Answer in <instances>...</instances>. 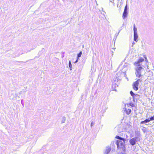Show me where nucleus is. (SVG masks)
<instances>
[{"mask_svg": "<svg viewBox=\"0 0 154 154\" xmlns=\"http://www.w3.org/2000/svg\"><path fill=\"white\" fill-rule=\"evenodd\" d=\"M94 123H95L94 122H93V121L91 122V128H92V127L94 125Z\"/></svg>", "mask_w": 154, "mask_h": 154, "instance_id": "18", "label": "nucleus"}, {"mask_svg": "<svg viewBox=\"0 0 154 154\" xmlns=\"http://www.w3.org/2000/svg\"><path fill=\"white\" fill-rule=\"evenodd\" d=\"M63 57H64V55H62V58Z\"/></svg>", "mask_w": 154, "mask_h": 154, "instance_id": "26", "label": "nucleus"}, {"mask_svg": "<svg viewBox=\"0 0 154 154\" xmlns=\"http://www.w3.org/2000/svg\"><path fill=\"white\" fill-rule=\"evenodd\" d=\"M144 57L146 59V60H147V58L146 57Z\"/></svg>", "mask_w": 154, "mask_h": 154, "instance_id": "27", "label": "nucleus"}, {"mask_svg": "<svg viewBox=\"0 0 154 154\" xmlns=\"http://www.w3.org/2000/svg\"><path fill=\"white\" fill-rule=\"evenodd\" d=\"M137 66V67H136L135 69V74L137 77L140 78L145 74V69L140 66Z\"/></svg>", "mask_w": 154, "mask_h": 154, "instance_id": "1", "label": "nucleus"}, {"mask_svg": "<svg viewBox=\"0 0 154 154\" xmlns=\"http://www.w3.org/2000/svg\"><path fill=\"white\" fill-rule=\"evenodd\" d=\"M132 44H133V45H134L135 44V43L133 42Z\"/></svg>", "mask_w": 154, "mask_h": 154, "instance_id": "24", "label": "nucleus"}, {"mask_svg": "<svg viewBox=\"0 0 154 154\" xmlns=\"http://www.w3.org/2000/svg\"><path fill=\"white\" fill-rule=\"evenodd\" d=\"M134 40L136 42H137V39L138 38V35L137 34V29L135 27V24H134Z\"/></svg>", "mask_w": 154, "mask_h": 154, "instance_id": "5", "label": "nucleus"}, {"mask_svg": "<svg viewBox=\"0 0 154 154\" xmlns=\"http://www.w3.org/2000/svg\"><path fill=\"white\" fill-rule=\"evenodd\" d=\"M115 138L118 139L117 141H119V140H124L125 139L124 138L122 137L119 136H116L115 137Z\"/></svg>", "mask_w": 154, "mask_h": 154, "instance_id": "12", "label": "nucleus"}, {"mask_svg": "<svg viewBox=\"0 0 154 154\" xmlns=\"http://www.w3.org/2000/svg\"><path fill=\"white\" fill-rule=\"evenodd\" d=\"M111 150L110 148L106 147L104 154H108Z\"/></svg>", "mask_w": 154, "mask_h": 154, "instance_id": "11", "label": "nucleus"}, {"mask_svg": "<svg viewBox=\"0 0 154 154\" xmlns=\"http://www.w3.org/2000/svg\"><path fill=\"white\" fill-rule=\"evenodd\" d=\"M23 53H21L20 54H19V55L17 56L18 57L20 55H21L22 54H23Z\"/></svg>", "mask_w": 154, "mask_h": 154, "instance_id": "23", "label": "nucleus"}, {"mask_svg": "<svg viewBox=\"0 0 154 154\" xmlns=\"http://www.w3.org/2000/svg\"><path fill=\"white\" fill-rule=\"evenodd\" d=\"M126 140L125 139L124 140L116 141V144L117 146V147L118 149H122V150H125V142Z\"/></svg>", "mask_w": 154, "mask_h": 154, "instance_id": "2", "label": "nucleus"}, {"mask_svg": "<svg viewBox=\"0 0 154 154\" xmlns=\"http://www.w3.org/2000/svg\"><path fill=\"white\" fill-rule=\"evenodd\" d=\"M150 118L151 119H152V121L154 120V114L153 116H151Z\"/></svg>", "mask_w": 154, "mask_h": 154, "instance_id": "19", "label": "nucleus"}, {"mask_svg": "<svg viewBox=\"0 0 154 154\" xmlns=\"http://www.w3.org/2000/svg\"><path fill=\"white\" fill-rule=\"evenodd\" d=\"M128 6L127 5H126L125 7L124 11L122 15V18L123 19H125L127 16L128 14Z\"/></svg>", "mask_w": 154, "mask_h": 154, "instance_id": "7", "label": "nucleus"}, {"mask_svg": "<svg viewBox=\"0 0 154 154\" xmlns=\"http://www.w3.org/2000/svg\"><path fill=\"white\" fill-rule=\"evenodd\" d=\"M119 154H126V153L125 152H120L119 153Z\"/></svg>", "mask_w": 154, "mask_h": 154, "instance_id": "22", "label": "nucleus"}, {"mask_svg": "<svg viewBox=\"0 0 154 154\" xmlns=\"http://www.w3.org/2000/svg\"><path fill=\"white\" fill-rule=\"evenodd\" d=\"M22 91H20V94L21 93H22Z\"/></svg>", "mask_w": 154, "mask_h": 154, "instance_id": "29", "label": "nucleus"}, {"mask_svg": "<svg viewBox=\"0 0 154 154\" xmlns=\"http://www.w3.org/2000/svg\"><path fill=\"white\" fill-rule=\"evenodd\" d=\"M121 30H122V29H120V30H119V32H118V33L117 34V36L119 35V33L120 32V31H121Z\"/></svg>", "mask_w": 154, "mask_h": 154, "instance_id": "20", "label": "nucleus"}, {"mask_svg": "<svg viewBox=\"0 0 154 154\" xmlns=\"http://www.w3.org/2000/svg\"><path fill=\"white\" fill-rule=\"evenodd\" d=\"M118 154H119V153Z\"/></svg>", "mask_w": 154, "mask_h": 154, "instance_id": "31", "label": "nucleus"}, {"mask_svg": "<svg viewBox=\"0 0 154 154\" xmlns=\"http://www.w3.org/2000/svg\"><path fill=\"white\" fill-rule=\"evenodd\" d=\"M151 121H152V119H151V118L146 119L145 120L141 121L140 122V124H143L149 122Z\"/></svg>", "mask_w": 154, "mask_h": 154, "instance_id": "10", "label": "nucleus"}, {"mask_svg": "<svg viewBox=\"0 0 154 154\" xmlns=\"http://www.w3.org/2000/svg\"><path fill=\"white\" fill-rule=\"evenodd\" d=\"M66 118L65 117L63 116V119H62V122H61V123H64L65 122V121H66Z\"/></svg>", "mask_w": 154, "mask_h": 154, "instance_id": "17", "label": "nucleus"}, {"mask_svg": "<svg viewBox=\"0 0 154 154\" xmlns=\"http://www.w3.org/2000/svg\"><path fill=\"white\" fill-rule=\"evenodd\" d=\"M78 58H77V60L75 61V63H77L78 62Z\"/></svg>", "mask_w": 154, "mask_h": 154, "instance_id": "21", "label": "nucleus"}, {"mask_svg": "<svg viewBox=\"0 0 154 154\" xmlns=\"http://www.w3.org/2000/svg\"><path fill=\"white\" fill-rule=\"evenodd\" d=\"M82 52L81 51L79 53L77 54V58H79V57H80L82 55Z\"/></svg>", "mask_w": 154, "mask_h": 154, "instance_id": "15", "label": "nucleus"}, {"mask_svg": "<svg viewBox=\"0 0 154 154\" xmlns=\"http://www.w3.org/2000/svg\"><path fill=\"white\" fill-rule=\"evenodd\" d=\"M109 1H110V2H112V0H109Z\"/></svg>", "mask_w": 154, "mask_h": 154, "instance_id": "25", "label": "nucleus"}, {"mask_svg": "<svg viewBox=\"0 0 154 154\" xmlns=\"http://www.w3.org/2000/svg\"><path fill=\"white\" fill-rule=\"evenodd\" d=\"M130 94L131 96L133 97V99L134 101L135 100H137L140 97V95H139L134 94L132 91H130Z\"/></svg>", "mask_w": 154, "mask_h": 154, "instance_id": "6", "label": "nucleus"}, {"mask_svg": "<svg viewBox=\"0 0 154 154\" xmlns=\"http://www.w3.org/2000/svg\"><path fill=\"white\" fill-rule=\"evenodd\" d=\"M138 138L137 137H135L130 139L129 141L130 144L133 146L135 145L137 142Z\"/></svg>", "mask_w": 154, "mask_h": 154, "instance_id": "8", "label": "nucleus"}, {"mask_svg": "<svg viewBox=\"0 0 154 154\" xmlns=\"http://www.w3.org/2000/svg\"><path fill=\"white\" fill-rule=\"evenodd\" d=\"M69 67L70 68V70H72V65L71 63V61H69Z\"/></svg>", "mask_w": 154, "mask_h": 154, "instance_id": "16", "label": "nucleus"}, {"mask_svg": "<svg viewBox=\"0 0 154 154\" xmlns=\"http://www.w3.org/2000/svg\"><path fill=\"white\" fill-rule=\"evenodd\" d=\"M22 102H23V100H22L21 101V103H22Z\"/></svg>", "mask_w": 154, "mask_h": 154, "instance_id": "28", "label": "nucleus"}, {"mask_svg": "<svg viewBox=\"0 0 154 154\" xmlns=\"http://www.w3.org/2000/svg\"><path fill=\"white\" fill-rule=\"evenodd\" d=\"M125 72H122L121 71H119L117 72L115 75L116 79L118 82L119 81H121L122 78L125 75Z\"/></svg>", "mask_w": 154, "mask_h": 154, "instance_id": "3", "label": "nucleus"}, {"mask_svg": "<svg viewBox=\"0 0 154 154\" xmlns=\"http://www.w3.org/2000/svg\"><path fill=\"white\" fill-rule=\"evenodd\" d=\"M141 80L140 79H138L135 82H134L132 87L133 89L135 91H137L138 89V85L140 82H141Z\"/></svg>", "mask_w": 154, "mask_h": 154, "instance_id": "4", "label": "nucleus"}, {"mask_svg": "<svg viewBox=\"0 0 154 154\" xmlns=\"http://www.w3.org/2000/svg\"><path fill=\"white\" fill-rule=\"evenodd\" d=\"M124 26V23L123 24L122 26Z\"/></svg>", "mask_w": 154, "mask_h": 154, "instance_id": "30", "label": "nucleus"}, {"mask_svg": "<svg viewBox=\"0 0 154 154\" xmlns=\"http://www.w3.org/2000/svg\"><path fill=\"white\" fill-rule=\"evenodd\" d=\"M117 81L116 80H115L114 82L113 83V84H112V88H116V87L117 86L118 87V85L116 84L115 82Z\"/></svg>", "mask_w": 154, "mask_h": 154, "instance_id": "13", "label": "nucleus"}, {"mask_svg": "<svg viewBox=\"0 0 154 154\" xmlns=\"http://www.w3.org/2000/svg\"><path fill=\"white\" fill-rule=\"evenodd\" d=\"M125 110L126 111V113L128 115L130 114L131 111V109H128L127 110L125 108V110Z\"/></svg>", "mask_w": 154, "mask_h": 154, "instance_id": "14", "label": "nucleus"}, {"mask_svg": "<svg viewBox=\"0 0 154 154\" xmlns=\"http://www.w3.org/2000/svg\"><path fill=\"white\" fill-rule=\"evenodd\" d=\"M144 59L142 57H140L138 60L134 63V65L135 66H140V63L144 61Z\"/></svg>", "mask_w": 154, "mask_h": 154, "instance_id": "9", "label": "nucleus"}]
</instances>
